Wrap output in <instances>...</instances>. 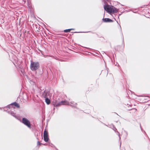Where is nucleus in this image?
<instances>
[{
	"label": "nucleus",
	"mask_w": 150,
	"mask_h": 150,
	"mask_svg": "<svg viewBox=\"0 0 150 150\" xmlns=\"http://www.w3.org/2000/svg\"><path fill=\"white\" fill-rule=\"evenodd\" d=\"M23 123L27 126L28 127H30V122L26 118H23L22 120Z\"/></svg>",
	"instance_id": "3"
},
{
	"label": "nucleus",
	"mask_w": 150,
	"mask_h": 150,
	"mask_svg": "<svg viewBox=\"0 0 150 150\" xmlns=\"http://www.w3.org/2000/svg\"><path fill=\"white\" fill-rule=\"evenodd\" d=\"M69 103L67 101H62L61 102L58 103L56 105V106H59L63 105H68Z\"/></svg>",
	"instance_id": "6"
},
{
	"label": "nucleus",
	"mask_w": 150,
	"mask_h": 150,
	"mask_svg": "<svg viewBox=\"0 0 150 150\" xmlns=\"http://www.w3.org/2000/svg\"><path fill=\"white\" fill-rule=\"evenodd\" d=\"M104 8L105 10L110 13L115 12L117 11L114 7L108 5L105 6H104Z\"/></svg>",
	"instance_id": "2"
},
{
	"label": "nucleus",
	"mask_w": 150,
	"mask_h": 150,
	"mask_svg": "<svg viewBox=\"0 0 150 150\" xmlns=\"http://www.w3.org/2000/svg\"><path fill=\"white\" fill-rule=\"evenodd\" d=\"M48 93H45L42 95V96L44 98H45V101L46 102V103L47 104H49L50 103V100L49 99V98H48V96H46V94H47Z\"/></svg>",
	"instance_id": "4"
},
{
	"label": "nucleus",
	"mask_w": 150,
	"mask_h": 150,
	"mask_svg": "<svg viewBox=\"0 0 150 150\" xmlns=\"http://www.w3.org/2000/svg\"><path fill=\"white\" fill-rule=\"evenodd\" d=\"M44 141L46 142H47L49 138L48 137V133L47 131L45 130L44 132Z\"/></svg>",
	"instance_id": "5"
},
{
	"label": "nucleus",
	"mask_w": 150,
	"mask_h": 150,
	"mask_svg": "<svg viewBox=\"0 0 150 150\" xmlns=\"http://www.w3.org/2000/svg\"><path fill=\"white\" fill-rule=\"evenodd\" d=\"M38 144H40V142H38Z\"/></svg>",
	"instance_id": "11"
},
{
	"label": "nucleus",
	"mask_w": 150,
	"mask_h": 150,
	"mask_svg": "<svg viewBox=\"0 0 150 150\" xmlns=\"http://www.w3.org/2000/svg\"><path fill=\"white\" fill-rule=\"evenodd\" d=\"M72 30V29H67V30H64V31L65 32H70V30Z\"/></svg>",
	"instance_id": "9"
},
{
	"label": "nucleus",
	"mask_w": 150,
	"mask_h": 150,
	"mask_svg": "<svg viewBox=\"0 0 150 150\" xmlns=\"http://www.w3.org/2000/svg\"><path fill=\"white\" fill-rule=\"evenodd\" d=\"M103 20L104 22H112V20L108 18H103Z\"/></svg>",
	"instance_id": "7"
},
{
	"label": "nucleus",
	"mask_w": 150,
	"mask_h": 150,
	"mask_svg": "<svg viewBox=\"0 0 150 150\" xmlns=\"http://www.w3.org/2000/svg\"><path fill=\"white\" fill-rule=\"evenodd\" d=\"M39 67V64L38 62L31 61L30 68L32 71H35L37 70Z\"/></svg>",
	"instance_id": "1"
},
{
	"label": "nucleus",
	"mask_w": 150,
	"mask_h": 150,
	"mask_svg": "<svg viewBox=\"0 0 150 150\" xmlns=\"http://www.w3.org/2000/svg\"><path fill=\"white\" fill-rule=\"evenodd\" d=\"M13 105H14L15 106H16L17 107H19V106L18 104L17 103H13Z\"/></svg>",
	"instance_id": "10"
},
{
	"label": "nucleus",
	"mask_w": 150,
	"mask_h": 150,
	"mask_svg": "<svg viewBox=\"0 0 150 150\" xmlns=\"http://www.w3.org/2000/svg\"><path fill=\"white\" fill-rule=\"evenodd\" d=\"M48 93L47 94H46V96H48V98H50V97L51 96H52V94H51V93H50L49 92H46V91H45L44 92V93L43 94H44V93Z\"/></svg>",
	"instance_id": "8"
}]
</instances>
